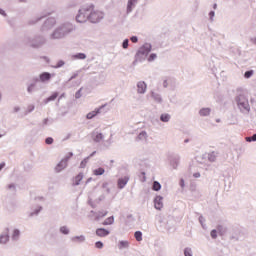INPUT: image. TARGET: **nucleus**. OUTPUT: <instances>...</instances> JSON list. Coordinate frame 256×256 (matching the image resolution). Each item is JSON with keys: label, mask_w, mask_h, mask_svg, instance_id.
Masks as SVG:
<instances>
[{"label": "nucleus", "mask_w": 256, "mask_h": 256, "mask_svg": "<svg viewBox=\"0 0 256 256\" xmlns=\"http://www.w3.org/2000/svg\"><path fill=\"white\" fill-rule=\"evenodd\" d=\"M245 139L248 143H251V141H256V134H254L252 137H246Z\"/></svg>", "instance_id": "obj_29"}, {"label": "nucleus", "mask_w": 256, "mask_h": 256, "mask_svg": "<svg viewBox=\"0 0 256 256\" xmlns=\"http://www.w3.org/2000/svg\"><path fill=\"white\" fill-rule=\"evenodd\" d=\"M152 189H153V191H160L161 190V184L157 181H154Z\"/></svg>", "instance_id": "obj_26"}, {"label": "nucleus", "mask_w": 256, "mask_h": 256, "mask_svg": "<svg viewBox=\"0 0 256 256\" xmlns=\"http://www.w3.org/2000/svg\"><path fill=\"white\" fill-rule=\"evenodd\" d=\"M1 15H5V12L4 11H0Z\"/></svg>", "instance_id": "obj_51"}, {"label": "nucleus", "mask_w": 256, "mask_h": 256, "mask_svg": "<svg viewBox=\"0 0 256 256\" xmlns=\"http://www.w3.org/2000/svg\"><path fill=\"white\" fill-rule=\"evenodd\" d=\"M157 59V54H151L148 58V61H155Z\"/></svg>", "instance_id": "obj_35"}, {"label": "nucleus", "mask_w": 256, "mask_h": 256, "mask_svg": "<svg viewBox=\"0 0 256 256\" xmlns=\"http://www.w3.org/2000/svg\"><path fill=\"white\" fill-rule=\"evenodd\" d=\"M8 241H9V229H6L5 234H2L0 236V243L5 245V243H7Z\"/></svg>", "instance_id": "obj_9"}, {"label": "nucleus", "mask_w": 256, "mask_h": 256, "mask_svg": "<svg viewBox=\"0 0 256 256\" xmlns=\"http://www.w3.org/2000/svg\"><path fill=\"white\" fill-rule=\"evenodd\" d=\"M95 153H97V152H96V151L92 152V153L90 154V156H88L89 159H91V157H93V155H95Z\"/></svg>", "instance_id": "obj_49"}, {"label": "nucleus", "mask_w": 256, "mask_h": 256, "mask_svg": "<svg viewBox=\"0 0 256 256\" xmlns=\"http://www.w3.org/2000/svg\"><path fill=\"white\" fill-rule=\"evenodd\" d=\"M93 139L96 143H99V141H103V134L97 133L93 136Z\"/></svg>", "instance_id": "obj_18"}, {"label": "nucleus", "mask_w": 256, "mask_h": 256, "mask_svg": "<svg viewBox=\"0 0 256 256\" xmlns=\"http://www.w3.org/2000/svg\"><path fill=\"white\" fill-rule=\"evenodd\" d=\"M63 65H65V63L63 61H60L58 67H63Z\"/></svg>", "instance_id": "obj_45"}, {"label": "nucleus", "mask_w": 256, "mask_h": 256, "mask_svg": "<svg viewBox=\"0 0 256 256\" xmlns=\"http://www.w3.org/2000/svg\"><path fill=\"white\" fill-rule=\"evenodd\" d=\"M184 255L185 256H193L192 252H191V249L190 248H186L184 250Z\"/></svg>", "instance_id": "obj_31"}, {"label": "nucleus", "mask_w": 256, "mask_h": 256, "mask_svg": "<svg viewBox=\"0 0 256 256\" xmlns=\"http://www.w3.org/2000/svg\"><path fill=\"white\" fill-rule=\"evenodd\" d=\"M45 143L46 145H53V138L51 137L46 138Z\"/></svg>", "instance_id": "obj_32"}, {"label": "nucleus", "mask_w": 256, "mask_h": 256, "mask_svg": "<svg viewBox=\"0 0 256 256\" xmlns=\"http://www.w3.org/2000/svg\"><path fill=\"white\" fill-rule=\"evenodd\" d=\"M87 163H89V157H86L81 161L80 169H85V167H87Z\"/></svg>", "instance_id": "obj_21"}, {"label": "nucleus", "mask_w": 256, "mask_h": 256, "mask_svg": "<svg viewBox=\"0 0 256 256\" xmlns=\"http://www.w3.org/2000/svg\"><path fill=\"white\" fill-rule=\"evenodd\" d=\"M72 241L83 243V241H85V236H75L72 238Z\"/></svg>", "instance_id": "obj_25"}, {"label": "nucleus", "mask_w": 256, "mask_h": 256, "mask_svg": "<svg viewBox=\"0 0 256 256\" xmlns=\"http://www.w3.org/2000/svg\"><path fill=\"white\" fill-rule=\"evenodd\" d=\"M163 87H169V83L167 82V80H164Z\"/></svg>", "instance_id": "obj_43"}, {"label": "nucleus", "mask_w": 256, "mask_h": 256, "mask_svg": "<svg viewBox=\"0 0 256 256\" xmlns=\"http://www.w3.org/2000/svg\"><path fill=\"white\" fill-rule=\"evenodd\" d=\"M199 113H200L201 117H207V115H209L211 113V109L202 108Z\"/></svg>", "instance_id": "obj_14"}, {"label": "nucleus", "mask_w": 256, "mask_h": 256, "mask_svg": "<svg viewBox=\"0 0 256 256\" xmlns=\"http://www.w3.org/2000/svg\"><path fill=\"white\" fill-rule=\"evenodd\" d=\"M134 237L136 241H143V233H141V231H136Z\"/></svg>", "instance_id": "obj_19"}, {"label": "nucleus", "mask_w": 256, "mask_h": 256, "mask_svg": "<svg viewBox=\"0 0 256 256\" xmlns=\"http://www.w3.org/2000/svg\"><path fill=\"white\" fill-rule=\"evenodd\" d=\"M122 47H123V49H127V47H129V40L128 39L124 40V42L122 44Z\"/></svg>", "instance_id": "obj_33"}, {"label": "nucleus", "mask_w": 256, "mask_h": 256, "mask_svg": "<svg viewBox=\"0 0 256 256\" xmlns=\"http://www.w3.org/2000/svg\"><path fill=\"white\" fill-rule=\"evenodd\" d=\"M115 222V218L113 216L108 217L103 223L102 225H113V223Z\"/></svg>", "instance_id": "obj_15"}, {"label": "nucleus", "mask_w": 256, "mask_h": 256, "mask_svg": "<svg viewBox=\"0 0 256 256\" xmlns=\"http://www.w3.org/2000/svg\"><path fill=\"white\" fill-rule=\"evenodd\" d=\"M217 231H219L220 235H223L225 231H223V226H217Z\"/></svg>", "instance_id": "obj_36"}, {"label": "nucleus", "mask_w": 256, "mask_h": 256, "mask_svg": "<svg viewBox=\"0 0 256 256\" xmlns=\"http://www.w3.org/2000/svg\"><path fill=\"white\" fill-rule=\"evenodd\" d=\"M209 159H210V161H215V156L210 155Z\"/></svg>", "instance_id": "obj_47"}, {"label": "nucleus", "mask_w": 256, "mask_h": 256, "mask_svg": "<svg viewBox=\"0 0 256 256\" xmlns=\"http://www.w3.org/2000/svg\"><path fill=\"white\" fill-rule=\"evenodd\" d=\"M118 247H119V249H127V247H129V242L120 241Z\"/></svg>", "instance_id": "obj_22"}, {"label": "nucleus", "mask_w": 256, "mask_h": 256, "mask_svg": "<svg viewBox=\"0 0 256 256\" xmlns=\"http://www.w3.org/2000/svg\"><path fill=\"white\" fill-rule=\"evenodd\" d=\"M68 32L65 31V28H58L52 34V39H62V37Z\"/></svg>", "instance_id": "obj_4"}, {"label": "nucleus", "mask_w": 256, "mask_h": 256, "mask_svg": "<svg viewBox=\"0 0 256 256\" xmlns=\"http://www.w3.org/2000/svg\"><path fill=\"white\" fill-rule=\"evenodd\" d=\"M3 167H5V162L0 163V171L3 169Z\"/></svg>", "instance_id": "obj_46"}, {"label": "nucleus", "mask_w": 256, "mask_h": 256, "mask_svg": "<svg viewBox=\"0 0 256 256\" xmlns=\"http://www.w3.org/2000/svg\"><path fill=\"white\" fill-rule=\"evenodd\" d=\"M19 235H21V232L17 229H14L13 233H12V239H14V240L19 239Z\"/></svg>", "instance_id": "obj_24"}, {"label": "nucleus", "mask_w": 256, "mask_h": 256, "mask_svg": "<svg viewBox=\"0 0 256 256\" xmlns=\"http://www.w3.org/2000/svg\"><path fill=\"white\" fill-rule=\"evenodd\" d=\"M51 79V74L48 72H43L42 74H40V81H42V83H45V81H49Z\"/></svg>", "instance_id": "obj_11"}, {"label": "nucleus", "mask_w": 256, "mask_h": 256, "mask_svg": "<svg viewBox=\"0 0 256 256\" xmlns=\"http://www.w3.org/2000/svg\"><path fill=\"white\" fill-rule=\"evenodd\" d=\"M75 97L76 99H79L81 97V89L76 92Z\"/></svg>", "instance_id": "obj_41"}, {"label": "nucleus", "mask_w": 256, "mask_h": 256, "mask_svg": "<svg viewBox=\"0 0 256 256\" xmlns=\"http://www.w3.org/2000/svg\"><path fill=\"white\" fill-rule=\"evenodd\" d=\"M137 87L138 93H145V91H147V84H145V82H138Z\"/></svg>", "instance_id": "obj_10"}, {"label": "nucleus", "mask_w": 256, "mask_h": 256, "mask_svg": "<svg viewBox=\"0 0 256 256\" xmlns=\"http://www.w3.org/2000/svg\"><path fill=\"white\" fill-rule=\"evenodd\" d=\"M103 107H105V105H102L98 109H95L94 111L88 113L86 115V119H93V117H97V115H99V113H101V109H103Z\"/></svg>", "instance_id": "obj_6"}, {"label": "nucleus", "mask_w": 256, "mask_h": 256, "mask_svg": "<svg viewBox=\"0 0 256 256\" xmlns=\"http://www.w3.org/2000/svg\"><path fill=\"white\" fill-rule=\"evenodd\" d=\"M127 183H129V177H127V176H125L124 178L118 179L119 189H123V187H125V185H127Z\"/></svg>", "instance_id": "obj_8"}, {"label": "nucleus", "mask_w": 256, "mask_h": 256, "mask_svg": "<svg viewBox=\"0 0 256 256\" xmlns=\"http://www.w3.org/2000/svg\"><path fill=\"white\" fill-rule=\"evenodd\" d=\"M139 139H141V138H146L147 137V132H141L140 134H139Z\"/></svg>", "instance_id": "obj_37"}, {"label": "nucleus", "mask_w": 256, "mask_h": 256, "mask_svg": "<svg viewBox=\"0 0 256 256\" xmlns=\"http://www.w3.org/2000/svg\"><path fill=\"white\" fill-rule=\"evenodd\" d=\"M93 11V5L84 7L80 9L79 14L76 16V21L78 23H85L89 19V12Z\"/></svg>", "instance_id": "obj_1"}, {"label": "nucleus", "mask_w": 256, "mask_h": 256, "mask_svg": "<svg viewBox=\"0 0 256 256\" xmlns=\"http://www.w3.org/2000/svg\"><path fill=\"white\" fill-rule=\"evenodd\" d=\"M194 177L199 178V177H201V174L199 172L194 173Z\"/></svg>", "instance_id": "obj_44"}, {"label": "nucleus", "mask_w": 256, "mask_h": 256, "mask_svg": "<svg viewBox=\"0 0 256 256\" xmlns=\"http://www.w3.org/2000/svg\"><path fill=\"white\" fill-rule=\"evenodd\" d=\"M209 15H210V17H215V12L211 11V12L209 13Z\"/></svg>", "instance_id": "obj_48"}, {"label": "nucleus", "mask_w": 256, "mask_h": 256, "mask_svg": "<svg viewBox=\"0 0 256 256\" xmlns=\"http://www.w3.org/2000/svg\"><path fill=\"white\" fill-rule=\"evenodd\" d=\"M81 181H83V173H80L77 176H75L73 180V185H79Z\"/></svg>", "instance_id": "obj_12"}, {"label": "nucleus", "mask_w": 256, "mask_h": 256, "mask_svg": "<svg viewBox=\"0 0 256 256\" xmlns=\"http://www.w3.org/2000/svg\"><path fill=\"white\" fill-rule=\"evenodd\" d=\"M104 173H105V169L101 167L93 170V175H96V176L103 175Z\"/></svg>", "instance_id": "obj_17"}, {"label": "nucleus", "mask_w": 256, "mask_h": 256, "mask_svg": "<svg viewBox=\"0 0 256 256\" xmlns=\"http://www.w3.org/2000/svg\"><path fill=\"white\" fill-rule=\"evenodd\" d=\"M239 105H241V102L238 100Z\"/></svg>", "instance_id": "obj_53"}, {"label": "nucleus", "mask_w": 256, "mask_h": 256, "mask_svg": "<svg viewBox=\"0 0 256 256\" xmlns=\"http://www.w3.org/2000/svg\"><path fill=\"white\" fill-rule=\"evenodd\" d=\"M8 189H9L10 191H15V184H9V185H8Z\"/></svg>", "instance_id": "obj_38"}, {"label": "nucleus", "mask_w": 256, "mask_h": 256, "mask_svg": "<svg viewBox=\"0 0 256 256\" xmlns=\"http://www.w3.org/2000/svg\"><path fill=\"white\" fill-rule=\"evenodd\" d=\"M20 1H25V0H20Z\"/></svg>", "instance_id": "obj_54"}, {"label": "nucleus", "mask_w": 256, "mask_h": 256, "mask_svg": "<svg viewBox=\"0 0 256 256\" xmlns=\"http://www.w3.org/2000/svg\"><path fill=\"white\" fill-rule=\"evenodd\" d=\"M154 207H155V209H158V211H161V209H163V197L157 196L155 198Z\"/></svg>", "instance_id": "obj_5"}, {"label": "nucleus", "mask_w": 256, "mask_h": 256, "mask_svg": "<svg viewBox=\"0 0 256 256\" xmlns=\"http://www.w3.org/2000/svg\"><path fill=\"white\" fill-rule=\"evenodd\" d=\"M71 157H73V153H69L68 157H66L65 159H62L57 166L55 167V171L56 173H61V171H63V169L67 168V162L69 161V159H71Z\"/></svg>", "instance_id": "obj_3"}, {"label": "nucleus", "mask_w": 256, "mask_h": 256, "mask_svg": "<svg viewBox=\"0 0 256 256\" xmlns=\"http://www.w3.org/2000/svg\"><path fill=\"white\" fill-rule=\"evenodd\" d=\"M252 43H254V45H256V38L252 39Z\"/></svg>", "instance_id": "obj_50"}, {"label": "nucleus", "mask_w": 256, "mask_h": 256, "mask_svg": "<svg viewBox=\"0 0 256 256\" xmlns=\"http://www.w3.org/2000/svg\"><path fill=\"white\" fill-rule=\"evenodd\" d=\"M72 59H80V60L87 59V55H85V53H78L76 55H73Z\"/></svg>", "instance_id": "obj_16"}, {"label": "nucleus", "mask_w": 256, "mask_h": 256, "mask_svg": "<svg viewBox=\"0 0 256 256\" xmlns=\"http://www.w3.org/2000/svg\"><path fill=\"white\" fill-rule=\"evenodd\" d=\"M130 40L132 41V43H137V41H138V39H137L136 36H132V37L130 38Z\"/></svg>", "instance_id": "obj_40"}, {"label": "nucleus", "mask_w": 256, "mask_h": 256, "mask_svg": "<svg viewBox=\"0 0 256 256\" xmlns=\"http://www.w3.org/2000/svg\"><path fill=\"white\" fill-rule=\"evenodd\" d=\"M135 3H137V0H128L127 13L133 11V5H135Z\"/></svg>", "instance_id": "obj_13"}, {"label": "nucleus", "mask_w": 256, "mask_h": 256, "mask_svg": "<svg viewBox=\"0 0 256 256\" xmlns=\"http://www.w3.org/2000/svg\"><path fill=\"white\" fill-rule=\"evenodd\" d=\"M212 239H217V230H212L210 233Z\"/></svg>", "instance_id": "obj_34"}, {"label": "nucleus", "mask_w": 256, "mask_h": 256, "mask_svg": "<svg viewBox=\"0 0 256 256\" xmlns=\"http://www.w3.org/2000/svg\"><path fill=\"white\" fill-rule=\"evenodd\" d=\"M169 119H171V116L169 114H162L160 117V120L163 121V123L169 122Z\"/></svg>", "instance_id": "obj_20"}, {"label": "nucleus", "mask_w": 256, "mask_h": 256, "mask_svg": "<svg viewBox=\"0 0 256 256\" xmlns=\"http://www.w3.org/2000/svg\"><path fill=\"white\" fill-rule=\"evenodd\" d=\"M217 8V4L214 5V9Z\"/></svg>", "instance_id": "obj_52"}, {"label": "nucleus", "mask_w": 256, "mask_h": 256, "mask_svg": "<svg viewBox=\"0 0 256 256\" xmlns=\"http://www.w3.org/2000/svg\"><path fill=\"white\" fill-rule=\"evenodd\" d=\"M252 76H253V70L246 71L244 74L245 79H249Z\"/></svg>", "instance_id": "obj_28"}, {"label": "nucleus", "mask_w": 256, "mask_h": 256, "mask_svg": "<svg viewBox=\"0 0 256 256\" xmlns=\"http://www.w3.org/2000/svg\"><path fill=\"white\" fill-rule=\"evenodd\" d=\"M109 230L105 229V228H98L96 229V235L97 237H107V235H109Z\"/></svg>", "instance_id": "obj_7"}, {"label": "nucleus", "mask_w": 256, "mask_h": 256, "mask_svg": "<svg viewBox=\"0 0 256 256\" xmlns=\"http://www.w3.org/2000/svg\"><path fill=\"white\" fill-rule=\"evenodd\" d=\"M59 97V93L55 92L50 97L47 98L46 103H49V101H55Z\"/></svg>", "instance_id": "obj_23"}, {"label": "nucleus", "mask_w": 256, "mask_h": 256, "mask_svg": "<svg viewBox=\"0 0 256 256\" xmlns=\"http://www.w3.org/2000/svg\"><path fill=\"white\" fill-rule=\"evenodd\" d=\"M34 88H35V85H30L28 87V92L31 93V91H33Z\"/></svg>", "instance_id": "obj_42"}, {"label": "nucleus", "mask_w": 256, "mask_h": 256, "mask_svg": "<svg viewBox=\"0 0 256 256\" xmlns=\"http://www.w3.org/2000/svg\"><path fill=\"white\" fill-rule=\"evenodd\" d=\"M60 231L63 233V235H69V229L66 226H62Z\"/></svg>", "instance_id": "obj_27"}, {"label": "nucleus", "mask_w": 256, "mask_h": 256, "mask_svg": "<svg viewBox=\"0 0 256 256\" xmlns=\"http://www.w3.org/2000/svg\"><path fill=\"white\" fill-rule=\"evenodd\" d=\"M107 216V211H104V212H100L98 214V217H106Z\"/></svg>", "instance_id": "obj_39"}, {"label": "nucleus", "mask_w": 256, "mask_h": 256, "mask_svg": "<svg viewBox=\"0 0 256 256\" xmlns=\"http://www.w3.org/2000/svg\"><path fill=\"white\" fill-rule=\"evenodd\" d=\"M88 19L91 23H99V21L103 19V12L95 11V7L93 6V10L88 14Z\"/></svg>", "instance_id": "obj_2"}, {"label": "nucleus", "mask_w": 256, "mask_h": 256, "mask_svg": "<svg viewBox=\"0 0 256 256\" xmlns=\"http://www.w3.org/2000/svg\"><path fill=\"white\" fill-rule=\"evenodd\" d=\"M95 248L96 249H103V242L101 241H98L95 243Z\"/></svg>", "instance_id": "obj_30"}]
</instances>
